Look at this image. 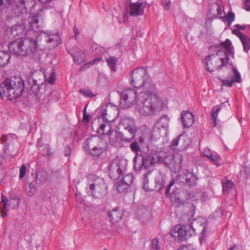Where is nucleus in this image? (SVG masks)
I'll use <instances>...</instances> for the list:
<instances>
[{"instance_id": "c03bdc74", "label": "nucleus", "mask_w": 250, "mask_h": 250, "mask_svg": "<svg viewBox=\"0 0 250 250\" xmlns=\"http://www.w3.org/2000/svg\"><path fill=\"white\" fill-rule=\"evenodd\" d=\"M128 188V186L125 185V183L121 179L117 183V189L119 192H124Z\"/></svg>"}, {"instance_id": "bb28decb", "label": "nucleus", "mask_w": 250, "mask_h": 250, "mask_svg": "<svg viewBox=\"0 0 250 250\" xmlns=\"http://www.w3.org/2000/svg\"><path fill=\"white\" fill-rule=\"evenodd\" d=\"M28 22L29 24V31H34L38 33L40 31L38 16L36 15L30 16L28 18Z\"/></svg>"}, {"instance_id": "49530a36", "label": "nucleus", "mask_w": 250, "mask_h": 250, "mask_svg": "<svg viewBox=\"0 0 250 250\" xmlns=\"http://www.w3.org/2000/svg\"><path fill=\"white\" fill-rule=\"evenodd\" d=\"M40 150L43 156H49L51 154L50 149L47 145H44L41 146Z\"/></svg>"}, {"instance_id": "b1692460", "label": "nucleus", "mask_w": 250, "mask_h": 250, "mask_svg": "<svg viewBox=\"0 0 250 250\" xmlns=\"http://www.w3.org/2000/svg\"><path fill=\"white\" fill-rule=\"evenodd\" d=\"M123 215V210L117 208L109 211L108 213V218L113 224H116L120 221L122 219Z\"/></svg>"}, {"instance_id": "a18cd8bd", "label": "nucleus", "mask_w": 250, "mask_h": 250, "mask_svg": "<svg viewBox=\"0 0 250 250\" xmlns=\"http://www.w3.org/2000/svg\"><path fill=\"white\" fill-rule=\"evenodd\" d=\"M11 0H0V12L6 10L9 6H11Z\"/></svg>"}, {"instance_id": "72a5a7b5", "label": "nucleus", "mask_w": 250, "mask_h": 250, "mask_svg": "<svg viewBox=\"0 0 250 250\" xmlns=\"http://www.w3.org/2000/svg\"><path fill=\"white\" fill-rule=\"evenodd\" d=\"M224 104V103H222L219 105H218L217 106H215L213 107L212 109V112H211V117L212 118V120L214 124V126H216L217 125V118L218 116V114L219 112L220 111L222 105Z\"/></svg>"}, {"instance_id": "5fc2aeb1", "label": "nucleus", "mask_w": 250, "mask_h": 250, "mask_svg": "<svg viewBox=\"0 0 250 250\" xmlns=\"http://www.w3.org/2000/svg\"><path fill=\"white\" fill-rule=\"evenodd\" d=\"M223 86H226L228 87H231L234 82L233 80H227V79H221L220 80Z\"/></svg>"}, {"instance_id": "6e6d98bb", "label": "nucleus", "mask_w": 250, "mask_h": 250, "mask_svg": "<svg viewBox=\"0 0 250 250\" xmlns=\"http://www.w3.org/2000/svg\"><path fill=\"white\" fill-rule=\"evenodd\" d=\"M177 250H197L193 245H183L180 247Z\"/></svg>"}, {"instance_id": "0eeeda50", "label": "nucleus", "mask_w": 250, "mask_h": 250, "mask_svg": "<svg viewBox=\"0 0 250 250\" xmlns=\"http://www.w3.org/2000/svg\"><path fill=\"white\" fill-rule=\"evenodd\" d=\"M118 129L124 130L128 132L129 136L125 135V133L119 132V137L122 141L129 143L133 140L138 130V127L134 120L128 117H123L120 119L118 125Z\"/></svg>"}, {"instance_id": "5701e85b", "label": "nucleus", "mask_w": 250, "mask_h": 250, "mask_svg": "<svg viewBox=\"0 0 250 250\" xmlns=\"http://www.w3.org/2000/svg\"><path fill=\"white\" fill-rule=\"evenodd\" d=\"M184 175L185 179V185L189 187H194L197 185L198 177L196 174L187 170L184 172Z\"/></svg>"}, {"instance_id": "864d4df0", "label": "nucleus", "mask_w": 250, "mask_h": 250, "mask_svg": "<svg viewBox=\"0 0 250 250\" xmlns=\"http://www.w3.org/2000/svg\"><path fill=\"white\" fill-rule=\"evenodd\" d=\"M27 168L25 165H22L20 169L19 178L22 179L25 175Z\"/></svg>"}, {"instance_id": "a19ab883", "label": "nucleus", "mask_w": 250, "mask_h": 250, "mask_svg": "<svg viewBox=\"0 0 250 250\" xmlns=\"http://www.w3.org/2000/svg\"><path fill=\"white\" fill-rule=\"evenodd\" d=\"M37 189L34 184L30 183L26 187L25 192L29 196H33L37 192Z\"/></svg>"}, {"instance_id": "3c124183", "label": "nucleus", "mask_w": 250, "mask_h": 250, "mask_svg": "<svg viewBox=\"0 0 250 250\" xmlns=\"http://www.w3.org/2000/svg\"><path fill=\"white\" fill-rule=\"evenodd\" d=\"M150 250H160L159 241L158 238H154L151 241V247Z\"/></svg>"}, {"instance_id": "c756f323", "label": "nucleus", "mask_w": 250, "mask_h": 250, "mask_svg": "<svg viewBox=\"0 0 250 250\" xmlns=\"http://www.w3.org/2000/svg\"><path fill=\"white\" fill-rule=\"evenodd\" d=\"M47 173L46 171L40 170L36 173V183L38 185H42L46 181Z\"/></svg>"}, {"instance_id": "423d86ee", "label": "nucleus", "mask_w": 250, "mask_h": 250, "mask_svg": "<svg viewBox=\"0 0 250 250\" xmlns=\"http://www.w3.org/2000/svg\"><path fill=\"white\" fill-rule=\"evenodd\" d=\"M88 179L89 185L88 194L98 198H103L106 195L107 188L103 178L90 174L88 175Z\"/></svg>"}, {"instance_id": "c9c22d12", "label": "nucleus", "mask_w": 250, "mask_h": 250, "mask_svg": "<svg viewBox=\"0 0 250 250\" xmlns=\"http://www.w3.org/2000/svg\"><path fill=\"white\" fill-rule=\"evenodd\" d=\"M118 62V58L115 57L110 56L106 59V62L107 65L110 68V70L112 71H116V65Z\"/></svg>"}, {"instance_id": "f3484780", "label": "nucleus", "mask_w": 250, "mask_h": 250, "mask_svg": "<svg viewBox=\"0 0 250 250\" xmlns=\"http://www.w3.org/2000/svg\"><path fill=\"white\" fill-rule=\"evenodd\" d=\"M67 52L71 55L75 62L80 64L85 61V53L81 48L73 47L69 49Z\"/></svg>"}, {"instance_id": "cd10ccee", "label": "nucleus", "mask_w": 250, "mask_h": 250, "mask_svg": "<svg viewBox=\"0 0 250 250\" xmlns=\"http://www.w3.org/2000/svg\"><path fill=\"white\" fill-rule=\"evenodd\" d=\"M47 42L52 43V46H57L60 43V37L58 34H49L44 32L42 34Z\"/></svg>"}, {"instance_id": "69168bd1", "label": "nucleus", "mask_w": 250, "mask_h": 250, "mask_svg": "<svg viewBox=\"0 0 250 250\" xmlns=\"http://www.w3.org/2000/svg\"><path fill=\"white\" fill-rule=\"evenodd\" d=\"M203 153L206 157L208 158L209 156H211V154L213 153L210 151L209 149L206 148L205 149Z\"/></svg>"}, {"instance_id": "412c9836", "label": "nucleus", "mask_w": 250, "mask_h": 250, "mask_svg": "<svg viewBox=\"0 0 250 250\" xmlns=\"http://www.w3.org/2000/svg\"><path fill=\"white\" fill-rule=\"evenodd\" d=\"M28 0H11V6L16 13L24 14L27 12L26 3Z\"/></svg>"}, {"instance_id": "c85d7f7f", "label": "nucleus", "mask_w": 250, "mask_h": 250, "mask_svg": "<svg viewBox=\"0 0 250 250\" xmlns=\"http://www.w3.org/2000/svg\"><path fill=\"white\" fill-rule=\"evenodd\" d=\"M169 119L167 115L162 116L158 121L155 127L160 129L161 127L167 130L168 127Z\"/></svg>"}, {"instance_id": "680f3d73", "label": "nucleus", "mask_w": 250, "mask_h": 250, "mask_svg": "<svg viewBox=\"0 0 250 250\" xmlns=\"http://www.w3.org/2000/svg\"><path fill=\"white\" fill-rule=\"evenodd\" d=\"M244 8L246 10L250 11V0H244Z\"/></svg>"}, {"instance_id": "20e7f679", "label": "nucleus", "mask_w": 250, "mask_h": 250, "mask_svg": "<svg viewBox=\"0 0 250 250\" xmlns=\"http://www.w3.org/2000/svg\"><path fill=\"white\" fill-rule=\"evenodd\" d=\"M130 77V84L136 88L143 87L145 90H147L151 89V86H155L149 78L147 69L144 67L133 70Z\"/></svg>"}, {"instance_id": "e433bc0d", "label": "nucleus", "mask_w": 250, "mask_h": 250, "mask_svg": "<svg viewBox=\"0 0 250 250\" xmlns=\"http://www.w3.org/2000/svg\"><path fill=\"white\" fill-rule=\"evenodd\" d=\"M235 18V14L231 11H229L227 16L225 13L224 18H221L223 21L227 22L228 25L230 26L234 21Z\"/></svg>"}, {"instance_id": "4d7b16f0", "label": "nucleus", "mask_w": 250, "mask_h": 250, "mask_svg": "<svg viewBox=\"0 0 250 250\" xmlns=\"http://www.w3.org/2000/svg\"><path fill=\"white\" fill-rule=\"evenodd\" d=\"M107 116V110L106 109H104L102 110L101 116L99 117L98 118L99 122H101L100 120L106 121V119H108Z\"/></svg>"}, {"instance_id": "f704fd0d", "label": "nucleus", "mask_w": 250, "mask_h": 250, "mask_svg": "<svg viewBox=\"0 0 250 250\" xmlns=\"http://www.w3.org/2000/svg\"><path fill=\"white\" fill-rule=\"evenodd\" d=\"M5 34L11 39L15 38V40L20 39L16 31V26H15V25L7 28L5 31Z\"/></svg>"}, {"instance_id": "ea45409f", "label": "nucleus", "mask_w": 250, "mask_h": 250, "mask_svg": "<svg viewBox=\"0 0 250 250\" xmlns=\"http://www.w3.org/2000/svg\"><path fill=\"white\" fill-rule=\"evenodd\" d=\"M16 26V31L20 39H24V36L27 31L25 29L24 26L22 24L15 25Z\"/></svg>"}, {"instance_id": "7ed1b4c3", "label": "nucleus", "mask_w": 250, "mask_h": 250, "mask_svg": "<svg viewBox=\"0 0 250 250\" xmlns=\"http://www.w3.org/2000/svg\"><path fill=\"white\" fill-rule=\"evenodd\" d=\"M166 181V175L164 173L160 171L148 170L143 176V188L146 191H158L164 187Z\"/></svg>"}, {"instance_id": "338daca9", "label": "nucleus", "mask_w": 250, "mask_h": 250, "mask_svg": "<svg viewBox=\"0 0 250 250\" xmlns=\"http://www.w3.org/2000/svg\"><path fill=\"white\" fill-rule=\"evenodd\" d=\"M102 60L101 57H97V58L94 59L91 61H90L89 62V63H90L91 65L94 64L95 63H96L97 62H99Z\"/></svg>"}, {"instance_id": "dca6fc26", "label": "nucleus", "mask_w": 250, "mask_h": 250, "mask_svg": "<svg viewBox=\"0 0 250 250\" xmlns=\"http://www.w3.org/2000/svg\"><path fill=\"white\" fill-rule=\"evenodd\" d=\"M209 10V13L212 15V17L214 18L220 19L224 18V7L222 2L219 0L212 3Z\"/></svg>"}, {"instance_id": "f8f14e48", "label": "nucleus", "mask_w": 250, "mask_h": 250, "mask_svg": "<svg viewBox=\"0 0 250 250\" xmlns=\"http://www.w3.org/2000/svg\"><path fill=\"white\" fill-rule=\"evenodd\" d=\"M136 92L131 88L124 89L121 94L120 106L122 108H127L137 103Z\"/></svg>"}, {"instance_id": "f257e3e1", "label": "nucleus", "mask_w": 250, "mask_h": 250, "mask_svg": "<svg viewBox=\"0 0 250 250\" xmlns=\"http://www.w3.org/2000/svg\"><path fill=\"white\" fill-rule=\"evenodd\" d=\"M161 102L156 93L155 86H151V89L141 92L137 97V104L143 115L152 114L159 108Z\"/></svg>"}, {"instance_id": "8fccbe9b", "label": "nucleus", "mask_w": 250, "mask_h": 250, "mask_svg": "<svg viewBox=\"0 0 250 250\" xmlns=\"http://www.w3.org/2000/svg\"><path fill=\"white\" fill-rule=\"evenodd\" d=\"M79 92L86 97L92 98L95 96L89 89H81Z\"/></svg>"}, {"instance_id": "79ce46f5", "label": "nucleus", "mask_w": 250, "mask_h": 250, "mask_svg": "<svg viewBox=\"0 0 250 250\" xmlns=\"http://www.w3.org/2000/svg\"><path fill=\"white\" fill-rule=\"evenodd\" d=\"M223 185V192H228L230 189L232 188L233 183L232 181L227 180L225 182H222Z\"/></svg>"}, {"instance_id": "774afa93", "label": "nucleus", "mask_w": 250, "mask_h": 250, "mask_svg": "<svg viewBox=\"0 0 250 250\" xmlns=\"http://www.w3.org/2000/svg\"><path fill=\"white\" fill-rule=\"evenodd\" d=\"M229 250H242V249L240 246L235 244L230 247Z\"/></svg>"}, {"instance_id": "f03ea898", "label": "nucleus", "mask_w": 250, "mask_h": 250, "mask_svg": "<svg viewBox=\"0 0 250 250\" xmlns=\"http://www.w3.org/2000/svg\"><path fill=\"white\" fill-rule=\"evenodd\" d=\"M24 82L19 76L7 78L0 84V96L3 100L12 101L22 94Z\"/></svg>"}, {"instance_id": "6ab92c4d", "label": "nucleus", "mask_w": 250, "mask_h": 250, "mask_svg": "<svg viewBox=\"0 0 250 250\" xmlns=\"http://www.w3.org/2000/svg\"><path fill=\"white\" fill-rule=\"evenodd\" d=\"M21 48V39L15 40L9 45V49L12 54L17 56H25V51Z\"/></svg>"}, {"instance_id": "aec40b11", "label": "nucleus", "mask_w": 250, "mask_h": 250, "mask_svg": "<svg viewBox=\"0 0 250 250\" xmlns=\"http://www.w3.org/2000/svg\"><path fill=\"white\" fill-rule=\"evenodd\" d=\"M144 6L143 2H130L129 6V14L131 16L137 17L142 15L144 13Z\"/></svg>"}, {"instance_id": "1a4fd4ad", "label": "nucleus", "mask_w": 250, "mask_h": 250, "mask_svg": "<svg viewBox=\"0 0 250 250\" xmlns=\"http://www.w3.org/2000/svg\"><path fill=\"white\" fill-rule=\"evenodd\" d=\"M142 158V165L145 167L154 166L162 160V156L160 152L149 150L148 147L145 151H143L139 157Z\"/></svg>"}, {"instance_id": "ddd939ff", "label": "nucleus", "mask_w": 250, "mask_h": 250, "mask_svg": "<svg viewBox=\"0 0 250 250\" xmlns=\"http://www.w3.org/2000/svg\"><path fill=\"white\" fill-rule=\"evenodd\" d=\"M182 161L181 155L177 154L174 156L169 154L165 158L162 156V160L159 162V163H164L172 172L176 173L180 169Z\"/></svg>"}, {"instance_id": "39448f33", "label": "nucleus", "mask_w": 250, "mask_h": 250, "mask_svg": "<svg viewBox=\"0 0 250 250\" xmlns=\"http://www.w3.org/2000/svg\"><path fill=\"white\" fill-rule=\"evenodd\" d=\"M207 226V221L201 222L198 220H194L188 226L183 225L179 227L177 230V233L179 239L183 241L188 239L192 235L196 233V230L201 229V233L203 235L206 232V228Z\"/></svg>"}, {"instance_id": "e2e57ef3", "label": "nucleus", "mask_w": 250, "mask_h": 250, "mask_svg": "<svg viewBox=\"0 0 250 250\" xmlns=\"http://www.w3.org/2000/svg\"><path fill=\"white\" fill-rule=\"evenodd\" d=\"M54 81H55V73L52 72L51 73V74L49 76V78L48 82L50 84H52L54 83Z\"/></svg>"}, {"instance_id": "13d9d810", "label": "nucleus", "mask_w": 250, "mask_h": 250, "mask_svg": "<svg viewBox=\"0 0 250 250\" xmlns=\"http://www.w3.org/2000/svg\"><path fill=\"white\" fill-rule=\"evenodd\" d=\"M232 34L236 35L240 40L241 39V38H243L245 35L243 34L242 32L240 31L239 30H238L237 28L234 29L232 30Z\"/></svg>"}, {"instance_id": "a878e982", "label": "nucleus", "mask_w": 250, "mask_h": 250, "mask_svg": "<svg viewBox=\"0 0 250 250\" xmlns=\"http://www.w3.org/2000/svg\"><path fill=\"white\" fill-rule=\"evenodd\" d=\"M129 147L131 151L135 154L134 157V166L135 167L137 164V160L138 158L141 156V154L143 151H145V150L146 149V148L141 149L139 142H138L136 140H135L130 144Z\"/></svg>"}, {"instance_id": "473e14b6", "label": "nucleus", "mask_w": 250, "mask_h": 250, "mask_svg": "<svg viewBox=\"0 0 250 250\" xmlns=\"http://www.w3.org/2000/svg\"><path fill=\"white\" fill-rule=\"evenodd\" d=\"M1 202L3 204V207L0 212V216L1 217L3 218L7 216V213L8 211L7 206L8 204V200L7 198L3 195H1Z\"/></svg>"}, {"instance_id": "09e8293b", "label": "nucleus", "mask_w": 250, "mask_h": 250, "mask_svg": "<svg viewBox=\"0 0 250 250\" xmlns=\"http://www.w3.org/2000/svg\"><path fill=\"white\" fill-rule=\"evenodd\" d=\"M232 70L233 72L234 77L233 79H232V80H233L234 83H240L241 81L240 73L236 69L234 68H232Z\"/></svg>"}, {"instance_id": "052dcab7", "label": "nucleus", "mask_w": 250, "mask_h": 250, "mask_svg": "<svg viewBox=\"0 0 250 250\" xmlns=\"http://www.w3.org/2000/svg\"><path fill=\"white\" fill-rule=\"evenodd\" d=\"M162 3L164 5V8L166 10H168L171 6V2L170 0L165 1L164 0H162Z\"/></svg>"}, {"instance_id": "37998d69", "label": "nucleus", "mask_w": 250, "mask_h": 250, "mask_svg": "<svg viewBox=\"0 0 250 250\" xmlns=\"http://www.w3.org/2000/svg\"><path fill=\"white\" fill-rule=\"evenodd\" d=\"M125 183V185L128 187L132 184L133 180V176L131 174L125 175L121 179Z\"/></svg>"}, {"instance_id": "9d476101", "label": "nucleus", "mask_w": 250, "mask_h": 250, "mask_svg": "<svg viewBox=\"0 0 250 250\" xmlns=\"http://www.w3.org/2000/svg\"><path fill=\"white\" fill-rule=\"evenodd\" d=\"M126 163L119 158L113 159L108 165L109 175L112 179L120 178L125 172Z\"/></svg>"}, {"instance_id": "0e129e2a", "label": "nucleus", "mask_w": 250, "mask_h": 250, "mask_svg": "<svg viewBox=\"0 0 250 250\" xmlns=\"http://www.w3.org/2000/svg\"><path fill=\"white\" fill-rule=\"evenodd\" d=\"M71 150L70 146H66L64 147V155L65 156H68L70 153H71Z\"/></svg>"}, {"instance_id": "393cba45", "label": "nucleus", "mask_w": 250, "mask_h": 250, "mask_svg": "<svg viewBox=\"0 0 250 250\" xmlns=\"http://www.w3.org/2000/svg\"><path fill=\"white\" fill-rule=\"evenodd\" d=\"M181 120L184 128H188L194 122V116L190 112L183 111L181 115Z\"/></svg>"}, {"instance_id": "2f4dec72", "label": "nucleus", "mask_w": 250, "mask_h": 250, "mask_svg": "<svg viewBox=\"0 0 250 250\" xmlns=\"http://www.w3.org/2000/svg\"><path fill=\"white\" fill-rule=\"evenodd\" d=\"M10 55L5 51H0V67L6 65L10 61Z\"/></svg>"}, {"instance_id": "bf43d9fd", "label": "nucleus", "mask_w": 250, "mask_h": 250, "mask_svg": "<svg viewBox=\"0 0 250 250\" xmlns=\"http://www.w3.org/2000/svg\"><path fill=\"white\" fill-rule=\"evenodd\" d=\"M174 181L173 180H172L168 184V185L167 186V188L165 190V194L166 196H167L169 194L170 188L174 185Z\"/></svg>"}, {"instance_id": "6e6552de", "label": "nucleus", "mask_w": 250, "mask_h": 250, "mask_svg": "<svg viewBox=\"0 0 250 250\" xmlns=\"http://www.w3.org/2000/svg\"><path fill=\"white\" fill-rule=\"evenodd\" d=\"M86 145L89 153L93 156L98 157L105 152L108 148L105 140L98 136H92L86 140Z\"/></svg>"}, {"instance_id": "9b49d317", "label": "nucleus", "mask_w": 250, "mask_h": 250, "mask_svg": "<svg viewBox=\"0 0 250 250\" xmlns=\"http://www.w3.org/2000/svg\"><path fill=\"white\" fill-rule=\"evenodd\" d=\"M221 46L223 48L218 49L216 54V56H222V58L219 59V61H220L221 62L219 65V69L228 63L229 60V55L234 54L233 48L231 45V42L229 39H227L225 42H221Z\"/></svg>"}, {"instance_id": "7c9ffc66", "label": "nucleus", "mask_w": 250, "mask_h": 250, "mask_svg": "<svg viewBox=\"0 0 250 250\" xmlns=\"http://www.w3.org/2000/svg\"><path fill=\"white\" fill-rule=\"evenodd\" d=\"M102 121L103 123L100 124L99 127L97 129L98 133L101 135L105 133V128H106L107 132H110L111 130V122L108 119H106V121L102 120Z\"/></svg>"}, {"instance_id": "603ef678", "label": "nucleus", "mask_w": 250, "mask_h": 250, "mask_svg": "<svg viewBox=\"0 0 250 250\" xmlns=\"http://www.w3.org/2000/svg\"><path fill=\"white\" fill-rule=\"evenodd\" d=\"M88 106V104H86L84 109H83V122L84 123H88L90 121V116L88 113L86 112V108Z\"/></svg>"}, {"instance_id": "2eb2a0df", "label": "nucleus", "mask_w": 250, "mask_h": 250, "mask_svg": "<svg viewBox=\"0 0 250 250\" xmlns=\"http://www.w3.org/2000/svg\"><path fill=\"white\" fill-rule=\"evenodd\" d=\"M203 62L205 64L206 69L209 72H213L215 69H219V58L216 55L213 54L207 56Z\"/></svg>"}, {"instance_id": "58836bf2", "label": "nucleus", "mask_w": 250, "mask_h": 250, "mask_svg": "<svg viewBox=\"0 0 250 250\" xmlns=\"http://www.w3.org/2000/svg\"><path fill=\"white\" fill-rule=\"evenodd\" d=\"M183 137H184L183 135H180L177 138L174 139L170 143L169 146L170 149L172 150H176L179 142L181 141H184V139L182 138Z\"/></svg>"}, {"instance_id": "4c0bfd02", "label": "nucleus", "mask_w": 250, "mask_h": 250, "mask_svg": "<svg viewBox=\"0 0 250 250\" xmlns=\"http://www.w3.org/2000/svg\"><path fill=\"white\" fill-rule=\"evenodd\" d=\"M243 46L244 51L247 53L250 49V38L245 35L240 39Z\"/></svg>"}, {"instance_id": "de8ad7c7", "label": "nucleus", "mask_w": 250, "mask_h": 250, "mask_svg": "<svg viewBox=\"0 0 250 250\" xmlns=\"http://www.w3.org/2000/svg\"><path fill=\"white\" fill-rule=\"evenodd\" d=\"M208 158L212 162H213L215 163V164L217 166H220L219 162L221 157L217 153H213L211 154V156H209Z\"/></svg>"}, {"instance_id": "4468645a", "label": "nucleus", "mask_w": 250, "mask_h": 250, "mask_svg": "<svg viewBox=\"0 0 250 250\" xmlns=\"http://www.w3.org/2000/svg\"><path fill=\"white\" fill-rule=\"evenodd\" d=\"M22 49L25 51V56H28L30 57H34L37 54V48L38 46L37 41L30 38L21 39Z\"/></svg>"}, {"instance_id": "a211bd4d", "label": "nucleus", "mask_w": 250, "mask_h": 250, "mask_svg": "<svg viewBox=\"0 0 250 250\" xmlns=\"http://www.w3.org/2000/svg\"><path fill=\"white\" fill-rule=\"evenodd\" d=\"M42 77L43 74L40 71H35L31 76H29L27 78V83L30 85V88L35 92L39 91L42 83H39L38 80L36 79V77Z\"/></svg>"}, {"instance_id": "4be33fe9", "label": "nucleus", "mask_w": 250, "mask_h": 250, "mask_svg": "<svg viewBox=\"0 0 250 250\" xmlns=\"http://www.w3.org/2000/svg\"><path fill=\"white\" fill-rule=\"evenodd\" d=\"M14 134H8L7 135H2L1 138L0 139V141L1 142H3V143L5 144V146H4V153H3V156L5 159H7V160H10L13 155H14L13 153L9 154L8 153V148L7 146L8 144L12 143V142L13 140V136H14Z\"/></svg>"}]
</instances>
